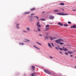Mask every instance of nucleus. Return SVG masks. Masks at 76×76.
Masks as SVG:
<instances>
[{
    "label": "nucleus",
    "mask_w": 76,
    "mask_h": 76,
    "mask_svg": "<svg viewBox=\"0 0 76 76\" xmlns=\"http://www.w3.org/2000/svg\"><path fill=\"white\" fill-rule=\"evenodd\" d=\"M63 41V40L61 38L58 39L56 40H55V42H56V43H57L58 44H59V45H63V44H64V43L62 42Z\"/></svg>",
    "instance_id": "f257e3e1"
},
{
    "label": "nucleus",
    "mask_w": 76,
    "mask_h": 76,
    "mask_svg": "<svg viewBox=\"0 0 76 76\" xmlns=\"http://www.w3.org/2000/svg\"><path fill=\"white\" fill-rule=\"evenodd\" d=\"M57 15H69L67 13H64L61 12H59L57 13Z\"/></svg>",
    "instance_id": "f03ea898"
},
{
    "label": "nucleus",
    "mask_w": 76,
    "mask_h": 76,
    "mask_svg": "<svg viewBox=\"0 0 76 76\" xmlns=\"http://www.w3.org/2000/svg\"><path fill=\"white\" fill-rule=\"evenodd\" d=\"M44 71L45 73H46L48 74V75H50V74H51V72H50V71H48V70L45 69L44 70Z\"/></svg>",
    "instance_id": "7ed1b4c3"
},
{
    "label": "nucleus",
    "mask_w": 76,
    "mask_h": 76,
    "mask_svg": "<svg viewBox=\"0 0 76 76\" xmlns=\"http://www.w3.org/2000/svg\"><path fill=\"white\" fill-rule=\"evenodd\" d=\"M50 26L49 25H47L45 26V28H46L45 29V31H48V30H49V27Z\"/></svg>",
    "instance_id": "20e7f679"
},
{
    "label": "nucleus",
    "mask_w": 76,
    "mask_h": 76,
    "mask_svg": "<svg viewBox=\"0 0 76 76\" xmlns=\"http://www.w3.org/2000/svg\"><path fill=\"white\" fill-rule=\"evenodd\" d=\"M49 18L50 19H54V16H53V15L50 16L49 17Z\"/></svg>",
    "instance_id": "39448f33"
},
{
    "label": "nucleus",
    "mask_w": 76,
    "mask_h": 76,
    "mask_svg": "<svg viewBox=\"0 0 76 76\" xmlns=\"http://www.w3.org/2000/svg\"><path fill=\"white\" fill-rule=\"evenodd\" d=\"M48 45L49 48H52V46H51V44H50V43H48Z\"/></svg>",
    "instance_id": "423d86ee"
},
{
    "label": "nucleus",
    "mask_w": 76,
    "mask_h": 76,
    "mask_svg": "<svg viewBox=\"0 0 76 76\" xmlns=\"http://www.w3.org/2000/svg\"><path fill=\"white\" fill-rule=\"evenodd\" d=\"M71 28H76V26L75 25H74L70 27Z\"/></svg>",
    "instance_id": "0eeeda50"
},
{
    "label": "nucleus",
    "mask_w": 76,
    "mask_h": 76,
    "mask_svg": "<svg viewBox=\"0 0 76 76\" xmlns=\"http://www.w3.org/2000/svg\"><path fill=\"white\" fill-rule=\"evenodd\" d=\"M57 25H58L60 26H63V24L60 23H58Z\"/></svg>",
    "instance_id": "6e6552de"
},
{
    "label": "nucleus",
    "mask_w": 76,
    "mask_h": 76,
    "mask_svg": "<svg viewBox=\"0 0 76 76\" xmlns=\"http://www.w3.org/2000/svg\"><path fill=\"white\" fill-rule=\"evenodd\" d=\"M49 38H50V40H53V39H54V38L52 36H49Z\"/></svg>",
    "instance_id": "1a4fd4ad"
},
{
    "label": "nucleus",
    "mask_w": 76,
    "mask_h": 76,
    "mask_svg": "<svg viewBox=\"0 0 76 76\" xmlns=\"http://www.w3.org/2000/svg\"><path fill=\"white\" fill-rule=\"evenodd\" d=\"M63 50L64 51H67L68 50V49H67V48H63Z\"/></svg>",
    "instance_id": "9d476101"
},
{
    "label": "nucleus",
    "mask_w": 76,
    "mask_h": 76,
    "mask_svg": "<svg viewBox=\"0 0 76 76\" xmlns=\"http://www.w3.org/2000/svg\"><path fill=\"white\" fill-rule=\"evenodd\" d=\"M35 66H31V69H32L33 71H34V69H35Z\"/></svg>",
    "instance_id": "9b49d317"
},
{
    "label": "nucleus",
    "mask_w": 76,
    "mask_h": 76,
    "mask_svg": "<svg viewBox=\"0 0 76 76\" xmlns=\"http://www.w3.org/2000/svg\"><path fill=\"white\" fill-rule=\"evenodd\" d=\"M16 26H17V29H19V24H17Z\"/></svg>",
    "instance_id": "f8f14e48"
},
{
    "label": "nucleus",
    "mask_w": 76,
    "mask_h": 76,
    "mask_svg": "<svg viewBox=\"0 0 76 76\" xmlns=\"http://www.w3.org/2000/svg\"><path fill=\"white\" fill-rule=\"evenodd\" d=\"M34 47L35 48H37L38 50H40V49L39 48H37V46H36V45H34Z\"/></svg>",
    "instance_id": "ddd939ff"
},
{
    "label": "nucleus",
    "mask_w": 76,
    "mask_h": 76,
    "mask_svg": "<svg viewBox=\"0 0 76 76\" xmlns=\"http://www.w3.org/2000/svg\"><path fill=\"white\" fill-rule=\"evenodd\" d=\"M35 10V8H33L30 9L31 11H33V10Z\"/></svg>",
    "instance_id": "4468645a"
},
{
    "label": "nucleus",
    "mask_w": 76,
    "mask_h": 76,
    "mask_svg": "<svg viewBox=\"0 0 76 76\" xmlns=\"http://www.w3.org/2000/svg\"><path fill=\"white\" fill-rule=\"evenodd\" d=\"M60 5H61V6H64V3H61L59 4Z\"/></svg>",
    "instance_id": "2eb2a0df"
},
{
    "label": "nucleus",
    "mask_w": 76,
    "mask_h": 76,
    "mask_svg": "<svg viewBox=\"0 0 76 76\" xmlns=\"http://www.w3.org/2000/svg\"><path fill=\"white\" fill-rule=\"evenodd\" d=\"M30 13V12H26L24 13V14H25V15H26L27 14H29Z\"/></svg>",
    "instance_id": "dca6fc26"
},
{
    "label": "nucleus",
    "mask_w": 76,
    "mask_h": 76,
    "mask_svg": "<svg viewBox=\"0 0 76 76\" xmlns=\"http://www.w3.org/2000/svg\"><path fill=\"white\" fill-rule=\"evenodd\" d=\"M58 9H56V10H54V12H58Z\"/></svg>",
    "instance_id": "f3484780"
},
{
    "label": "nucleus",
    "mask_w": 76,
    "mask_h": 76,
    "mask_svg": "<svg viewBox=\"0 0 76 76\" xmlns=\"http://www.w3.org/2000/svg\"><path fill=\"white\" fill-rule=\"evenodd\" d=\"M67 53H68V54H73V52H72L68 51L67 52Z\"/></svg>",
    "instance_id": "a211bd4d"
},
{
    "label": "nucleus",
    "mask_w": 76,
    "mask_h": 76,
    "mask_svg": "<svg viewBox=\"0 0 76 76\" xmlns=\"http://www.w3.org/2000/svg\"><path fill=\"white\" fill-rule=\"evenodd\" d=\"M34 20V18H31L30 19V21H32V20Z\"/></svg>",
    "instance_id": "6ab92c4d"
},
{
    "label": "nucleus",
    "mask_w": 76,
    "mask_h": 76,
    "mask_svg": "<svg viewBox=\"0 0 76 76\" xmlns=\"http://www.w3.org/2000/svg\"><path fill=\"white\" fill-rule=\"evenodd\" d=\"M37 44H39V45H42V44H41V43H39L38 42H37Z\"/></svg>",
    "instance_id": "aec40b11"
},
{
    "label": "nucleus",
    "mask_w": 76,
    "mask_h": 76,
    "mask_svg": "<svg viewBox=\"0 0 76 76\" xmlns=\"http://www.w3.org/2000/svg\"><path fill=\"white\" fill-rule=\"evenodd\" d=\"M64 26H68V24H65L64 25Z\"/></svg>",
    "instance_id": "412c9836"
},
{
    "label": "nucleus",
    "mask_w": 76,
    "mask_h": 76,
    "mask_svg": "<svg viewBox=\"0 0 76 76\" xmlns=\"http://www.w3.org/2000/svg\"><path fill=\"white\" fill-rule=\"evenodd\" d=\"M38 31H41V29L39 28H37Z\"/></svg>",
    "instance_id": "4be33fe9"
},
{
    "label": "nucleus",
    "mask_w": 76,
    "mask_h": 76,
    "mask_svg": "<svg viewBox=\"0 0 76 76\" xmlns=\"http://www.w3.org/2000/svg\"><path fill=\"white\" fill-rule=\"evenodd\" d=\"M26 29L27 30V31H30V28H26Z\"/></svg>",
    "instance_id": "5701e85b"
},
{
    "label": "nucleus",
    "mask_w": 76,
    "mask_h": 76,
    "mask_svg": "<svg viewBox=\"0 0 76 76\" xmlns=\"http://www.w3.org/2000/svg\"><path fill=\"white\" fill-rule=\"evenodd\" d=\"M45 39H49V38L47 37H45Z\"/></svg>",
    "instance_id": "b1692460"
},
{
    "label": "nucleus",
    "mask_w": 76,
    "mask_h": 76,
    "mask_svg": "<svg viewBox=\"0 0 76 76\" xmlns=\"http://www.w3.org/2000/svg\"><path fill=\"white\" fill-rule=\"evenodd\" d=\"M59 49H60V50L61 51H63V49H62V48H61L60 47H59Z\"/></svg>",
    "instance_id": "393cba45"
},
{
    "label": "nucleus",
    "mask_w": 76,
    "mask_h": 76,
    "mask_svg": "<svg viewBox=\"0 0 76 76\" xmlns=\"http://www.w3.org/2000/svg\"><path fill=\"white\" fill-rule=\"evenodd\" d=\"M41 20H42L43 21H44V20H45V19H40Z\"/></svg>",
    "instance_id": "a878e982"
},
{
    "label": "nucleus",
    "mask_w": 76,
    "mask_h": 76,
    "mask_svg": "<svg viewBox=\"0 0 76 76\" xmlns=\"http://www.w3.org/2000/svg\"><path fill=\"white\" fill-rule=\"evenodd\" d=\"M37 26H38V27L39 28H40V27H41V26H40V25L39 24L38 25H37Z\"/></svg>",
    "instance_id": "bb28decb"
},
{
    "label": "nucleus",
    "mask_w": 76,
    "mask_h": 76,
    "mask_svg": "<svg viewBox=\"0 0 76 76\" xmlns=\"http://www.w3.org/2000/svg\"><path fill=\"white\" fill-rule=\"evenodd\" d=\"M39 22H37V25H39Z\"/></svg>",
    "instance_id": "cd10ccee"
},
{
    "label": "nucleus",
    "mask_w": 76,
    "mask_h": 76,
    "mask_svg": "<svg viewBox=\"0 0 76 76\" xmlns=\"http://www.w3.org/2000/svg\"><path fill=\"white\" fill-rule=\"evenodd\" d=\"M51 44H52V47H54V45L53 44V43H51Z\"/></svg>",
    "instance_id": "c85d7f7f"
},
{
    "label": "nucleus",
    "mask_w": 76,
    "mask_h": 76,
    "mask_svg": "<svg viewBox=\"0 0 76 76\" xmlns=\"http://www.w3.org/2000/svg\"><path fill=\"white\" fill-rule=\"evenodd\" d=\"M35 73H33L31 74V76H35L34 75H35Z\"/></svg>",
    "instance_id": "c756f323"
},
{
    "label": "nucleus",
    "mask_w": 76,
    "mask_h": 76,
    "mask_svg": "<svg viewBox=\"0 0 76 76\" xmlns=\"http://www.w3.org/2000/svg\"><path fill=\"white\" fill-rule=\"evenodd\" d=\"M35 18H36L37 19H38V20H39L38 19V18H39L37 16H34Z\"/></svg>",
    "instance_id": "7c9ffc66"
},
{
    "label": "nucleus",
    "mask_w": 76,
    "mask_h": 76,
    "mask_svg": "<svg viewBox=\"0 0 76 76\" xmlns=\"http://www.w3.org/2000/svg\"><path fill=\"white\" fill-rule=\"evenodd\" d=\"M68 23L69 24H71V23H71V22H70V21H68Z\"/></svg>",
    "instance_id": "2f4dec72"
},
{
    "label": "nucleus",
    "mask_w": 76,
    "mask_h": 76,
    "mask_svg": "<svg viewBox=\"0 0 76 76\" xmlns=\"http://www.w3.org/2000/svg\"><path fill=\"white\" fill-rule=\"evenodd\" d=\"M39 36L40 37H42V36L41 35V34H39Z\"/></svg>",
    "instance_id": "473e14b6"
},
{
    "label": "nucleus",
    "mask_w": 76,
    "mask_h": 76,
    "mask_svg": "<svg viewBox=\"0 0 76 76\" xmlns=\"http://www.w3.org/2000/svg\"><path fill=\"white\" fill-rule=\"evenodd\" d=\"M20 45H23V43H20Z\"/></svg>",
    "instance_id": "72a5a7b5"
},
{
    "label": "nucleus",
    "mask_w": 76,
    "mask_h": 76,
    "mask_svg": "<svg viewBox=\"0 0 76 76\" xmlns=\"http://www.w3.org/2000/svg\"><path fill=\"white\" fill-rule=\"evenodd\" d=\"M65 54H66V55H68V53H67L65 52Z\"/></svg>",
    "instance_id": "f704fd0d"
},
{
    "label": "nucleus",
    "mask_w": 76,
    "mask_h": 76,
    "mask_svg": "<svg viewBox=\"0 0 76 76\" xmlns=\"http://www.w3.org/2000/svg\"><path fill=\"white\" fill-rule=\"evenodd\" d=\"M55 48H56V50H58V48H57V47H55Z\"/></svg>",
    "instance_id": "c9c22d12"
},
{
    "label": "nucleus",
    "mask_w": 76,
    "mask_h": 76,
    "mask_svg": "<svg viewBox=\"0 0 76 76\" xmlns=\"http://www.w3.org/2000/svg\"><path fill=\"white\" fill-rule=\"evenodd\" d=\"M23 32H25V33H26V31H23Z\"/></svg>",
    "instance_id": "e433bc0d"
},
{
    "label": "nucleus",
    "mask_w": 76,
    "mask_h": 76,
    "mask_svg": "<svg viewBox=\"0 0 76 76\" xmlns=\"http://www.w3.org/2000/svg\"><path fill=\"white\" fill-rule=\"evenodd\" d=\"M53 38V39H57V37H54Z\"/></svg>",
    "instance_id": "4c0bfd02"
},
{
    "label": "nucleus",
    "mask_w": 76,
    "mask_h": 76,
    "mask_svg": "<svg viewBox=\"0 0 76 76\" xmlns=\"http://www.w3.org/2000/svg\"><path fill=\"white\" fill-rule=\"evenodd\" d=\"M50 58H53L51 56H50Z\"/></svg>",
    "instance_id": "58836bf2"
},
{
    "label": "nucleus",
    "mask_w": 76,
    "mask_h": 76,
    "mask_svg": "<svg viewBox=\"0 0 76 76\" xmlns=\"http://www.w3.org/2000/svg\"><path fill=\"white\" fill-rule=\"evenodd\" d=\"M59 53H60L61 54H62V53L60 51L59 52Z\"/></svg>",
    "instance_id": "ea45409f"
},
{
    "label": "nucleus",
    "mask_w": 76,
    "mask_h": 76,
    "mask_svg": "<svg viewBox=\"0 0 76 76\" xmlns=\"http://www.w3.org/2000/svg\"><path fill=\"white\" fill-rule=\"evenodd\" d=\"M35 15V14H31V15Z\"/></svg>",
    "instance_id": "a19ab883"
},
{
    "label": "nucleus",
    "mask_w": 76,
    "mask_h": 76,
    "mask_svg": "<svg viewBox=\"0 0 76 76\" xmlns=\"http://www.w3.org/2000/svg\"><path fill=\"white\" fill-rule=\"evenodd\" d=\"M26 41H29V40H27V39H26Z\"/></svg>",
    "instance_id": "79ce46f5"
},
{
    "label": "nucleus",
    "mask_w": 76,
    "mask_h": 76,
    "mask_svg": "<svg viewBox=\"0 0 76 76\" xmlns=\"http://www.w3.org/2000/svg\"><path fill=\"white\" fill-rule=\"evenodd\" d=\"M73 10V11H76V10Z\"/></svg>",
    "instance_id": "37998d69"
},
{
    "label": "nucleus",
    "mask_w": 76,
    "mask_h": 76,
    "mask_svg": "<svg viewBox=\"0 0 76 76\" xmlns=\"http://www.w3.org/2000/svg\"><path fill=\"white\" fill-rule=\"evenodd\" d=\"M45 13V12H42V13Z\"/></svg>",
    "instance_id": "c03bdc74"
},
{
    "label": "nucleus",
    "mask_w": 76,
    "mask_h": 76,
    "mask_svg": "<svg viewBox=\"0 0 76 76\" xmlns=\"http://www.w3.org/2000/svg\"><path fill=\"white\" fill-rule=\"evenodd\" d=\"M70 56V57H73V55H71Z\"/></svg>",
    "instance_id": "a18cd8bd"
},
{
    "label": "nucleus",
    "mask_w": 76,
    "mask_h": 76,
    "mask_svg": "<svg viewBox=\"0 0 76 76\" xmlns=\"http://www.w3.org/2000/svg\"><path fill=\"white\" fill-rule=\"evenodd\" d=\"M63 48H65V47H63Z\"/></svg>",
    "instance_id": "49530a36"
},
{
    "label": "nucleus",
    "mask_w": 76,
    "mask_h": 76,
    "mask_svg": "<svg viewBox=\"0 0 76 76\" xmlns=\"http://www.w3.org/2000/svg\"><path fill=\"white\" fill-rule=\"evenodd\" d=\"M75 68H76V66H75Z\"/></svg>",
    "instance_id": "de8ad7c7"
},
{
    "label": "nucleus",
    "mask_w": 76,
    "mask_h": 76,
    "mask_svg": "<svg viewBox=\"0 0 76 76\" xmlns=\"http://www.w3.org/2000/svg\"><path fill=\"white\" fill-rule=\"evenodd\" d=\"M75 58H76V56H75Z\"/></svg>",
    "instance_id": "09e8293b"
},
{
    "label": "nucleus",
    "mask_w": 76,
    "mask_h": 76,
    "mask_svg": "<svg viewBox=\"0 0 76 76\" xmlns=\"http://www.w3.org/2000/svg\"><path fill=\"white\" fill-rule=\"evenodd\" d=\"M36 32H37V31H36Z\"/></svg>",
    "instance_id": "8fccbe9b"
},
{
    "label": "nucleus",
    "mask_w": 76,
    "mask_h": 76,
    "mask_svg": "<svg viewBox=\"0 0 76 76\" xmlns=\"http://www.w3.org/2000/svg\"><path fill=\"white\" fill-rule=\"evenodd\" d=\"M62 10H64L63 9H62Z\"/></svg>",
    "instance_id": "3c124183"
},
{
    "label": "nucleus",
    "mask_w": 76,
    "mask_h": 76,
    "mask_svg": "<svg viewBox=\"0 0 76 76\" xmlns=\"http://www.w3.org/2000/svg\"><path fill=\"white\" fill-rule=\"evenodd\" d=\"M34 31H35V30H34Z\"/></svg>",
    "instance_id": "603ef678"
}]
</instances>
